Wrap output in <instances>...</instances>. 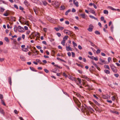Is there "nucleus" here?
<instances>
[{"mask_svg":"<svg viewBox=\"0 0 120 120\" xmlns=\"http://www.w3.org/2000/svg\"><path fill=\"white\" fill-rule=\"evenodd\" d=\"M2 3L6 4V3H5L4 1L0 0V4H1Z\"/></svg>","mask_w":120,"mask_h":120,"instance_id":"37","label":"nucleus"},{"mask_svg":"<svg viewBox=\"0 0 120 120\" xmlns=\"http://www.w3.org/2000/svg\"><path fill=\"white\" fill-rule=\"evenodd\" d=\"M54 66L55 67H56L58 68H62L61 67V68H60V67L57 64H55L54 65Z\"/></svg>","mask_w":120,"mask_h":120,"instance_id":"45","label":"nucleus"},{"mask_svg":"<svg viewBox=\"0 0 120 120\" xmlns=\"http://www.w3.org/2000/svg\"><path fill=\"white\" fill-rule=\"evenodd\" d=\"M101 21H103L104 19V17H103V16H102L101 18Z\"/></svg>","mask_w":120,"mask_h":120,"instance_id":"62","label":"nucleus"},{"mask_svg":"<svg viewBox=\"0 0 120 120\" xmlns=\"http://www.w3.org/2000/svg\"><path fill=\"white\" fill-rule=\"evenodd\" d=\"M68 37L67 36H64V37L63 38V39L64 40H65V41L66 40H67L68 39Z\"/></svg>","mask_w":120,"mask_h":120,"instance_id":"34","label":"nucleus"},{"mask_svg":"<svg viewBox=\"0 0 120 120\" xmlns=\"http://www.w3.org/2000/svg\"><path fill=\"white\" fill-rule=\"evenodd\" d=\"M24 3L26 5H27L28 4V2L26 0L24 1Z\"/></svg>","mask_w":120,"mask_h":120,"instance_id":"43","label":"nucleus"},{"mask_svg":"<svg viewBox=\"0 0 120 120\" xmlns=\"http://www.w3.org/2000/svg\"><path fill=\"white\" fill-rule=\"evenodd\" d=\"M90 12L92 13L93 14H94L95 12V11L93 10L91 8H90Z\"/></svg>","mask_w":120,"mask_h":120,"instance_id":"23","label":"nucleus"},{"mask_svg":"<svg viewBox=\"0 0 120 120\" xmlns=\"http://www.w3.org/2000/svg\"><path fill=\"white\" fill-rule=\"evenodd\" d=\"M93 60H94L96 61H97L98 60V59L97 57H94Z\"/></svg>","mask_w":120,"mask_h":120,"instance_id":"50","label":"nucleus"},{"mask_svg":"<svg viewBox=\"0 0 120 120\" xmlns=\"http://www.w3.org/2000/svg\"><path fill=\"white\" fill-rule=\"evenodd\" d=\"M104 67L106 69H110V68L108 65H105L104 66Z\"/></svg>","mask_w":120,"mask_h":120,"instance_id":"33","label":"nucleus"},{"mask_svg":"<svg viewBox=\"0 0 120 120\" xmlns=\"http://www.w3.org/2000/svg\"><path fill=\"white\" fill-rule=\"evenodd\" d=\"M5 10V9L2 8V7L0 8V11L1 12H3Z\"/></svg>","mask_w":120,"mask_h":120,"instance_id":"41","label":"nucleus"},{"mask_svg":"<svg viewBox=\"0 0 120 120\" xmlns=\"http://www.w3.org/2000/svg\"><path fill=\"white\" fill-rule=\"evenodd\" d=\"M76 11L75 10L74 8H73L72 10V11L73 12H75Z\"/></svg>","mask_w":120,"mask_h":120,"instance_id":"61","label":"nucleus"},{"mask_svg":"<svg viewBox=\"0 0 120 120\" xmlns=\"http://www.w3.org/2000/svg\"><path fill=\"white\" fill-rule=\"evenodd\" d=\"M20 59L22 61H25V59L23 56L21 55L20 57Z\"/></svg>","mask_w":120,"mask_h":120,"instance_id":"10","label":"nucleus"},{"mask_svg":"<svg viewBox=\"0 0 120 120\" xmlns=\"http://www.w3.org/2000/svg\"><path fill=\"white\" fill-rule=\"evenodd\" d=\"M65 40H64L63 39V40L61 41V43L64 46L65 45Z\"/></svg>","mask_w":120,"mask_h":120,"instance_id":"17","label":"nucleus"},{"mask_svg":"<svg viewBox=\"0 0 120 120\" xmlns=\"http://www.w3.org/2000/svg\"><path fill=\"white\" fill-rule=\"evenodd\" d=\"M57 71V68H55L54 69H52V71L53 73H56Z\"/></svg>","mask_w":120,"mask_h":120,"instance_id":"13","label":"nucleus"},{"mask_svg":"<svg viewBox=\"0 0 120 120\" xmlns=\"http://www.w3.org/2000/svg\"><path fill=\"white\" fill-rule=\"evenodd\" d=\"M43 4L45 6H46L47 4V3L45 1H42Z\"/></svg>","mask_w":120,"mask_h":120,"instance_id":"22","label":"nucleus"},{"mask_svg":"<svg viewBox=\"0 0 120 120\" xmlns=\"http://www.w3.org/2000/svg\"><path fill=\"white\" fill-rule=\"evenodd\" d=\"M91 62H92V63L93 65H94L98 70L100 71L101 70L100 68L98 67L96 64L93 61H91Z\"/></svg>","mask_w":120,"mask_h":120,"instance_id":"4","label":"nucleus"},{"mask_svg":"<svg viewBox=\"0 0 120 120\" xmlns=\"http://www.w3.org/2000/svg\"><path fill=\"white\" fill-rule=\"evenodd\" d=\"M56 34L59 37H60L61 36V34L59 33H57Z\"/></svg>","mask_w":120,"mask_h":120,"instance_id":"48","label":"nucleus"},{"mask_svg":"<svg viewBox=\"0 0 120 120\" xmlns=\"http://www.w3.org/2000/svg\"><path fill=\"white\" fill-rule=\"evenodd\" d=\"M83 85H85V87L87 86L88 87V88L89 89H90V88H91L90 86L89 85H88V84H87L86 83H83Z\"/></svg>","mask_w":120,"mask_h":120,"instance_id":"11","label":"nucleus"},{"mask_svg":"<svg viewBox=\"0 0 120 120\" xmlns=\"http://www.w3.org/2000/svg\"><path fill=\"white\" fill-rule=\"evenodd\" d=\"M80 15L81 16L82 18L83 19H85L86 18L85 14H81Z\"/></svg>","mask_w":120,"mask_h":120,"instance_id":"21","label":"nucleus"},{"mask_svg":"<svg viewBox=\"0 0 120 120\" xmlns=\"http://www.w3.org/2000/svg\"><path fill=\"white\" fill-rule=\"evenodd\" d=\"M104 13L105 14H108V11L106 10H104L103 11Z\"/></svg>","mask_w":120,"mask_h":120,"instance_id":"26","label":"nucleus"},{"mask_svg":"<svg viewBox=\"0 0 120 120\" xmlns=\"http://www.w3.org/2000/svg\"><path fill=\"white\" fill-rule=\"evenodd\" d=\"M65 24H69V22L68 21H65Z\"/></svg>","mask_w":120,"mask_h":120,"instance_id":"59","label":"nucleus"},{"mask_svg":"<svg viewBox=\"0 0 120 120\" xmlns=\"http://www.w3.org/2000/svg\"><path fill=\"white\" fill-rule=\"evenodd\" d=\"M44 70L45 71L46 73H47L49 72V71L46 69H45Z\"/></svg>","mask_w":120,"mask_h":120,"instance_id":"46","label":"nucleus"},{"mask_svg":"<svg viewBox=\"0 0 120 120\" xmlns=\"http://www.w3.org/2000/svg\"><path fill=\"white\" fill-rule=\"evenodd\" d=\"M17 29H18V27H17V26L16 25H15L14 28V31L15 32H17Z\"/></svg>","mask_w":120,"mask_h":120,"instance_id":"12","label":"nucleus"},{"mask_svg":"<svg viewBox=\"0 0 120 120\" xmlns=\"http://www.w3.org/2000/svg\"><path fill=\"white\" fill-rule=\"evenodd\" d=\"M113 25H112L110 27V30L112 32L113 31Z\"/></svg>","mask_w":120,"mask_h":120,"instance_id":"28","label":"nucleus"},{"mask_svg":"<svg viewBox=\"0 0 120 120\" xmlns=\"http://www.w3.org/2000/svg\"><path fill=\"white\" fill-rule=\"evenodd\" d=\"M19 9L20 10H22L24 9L21 6H20L19 7Z\"/></svg>","mask_w":120,"mask_h":120,"instance_id":"58","label":"nucleus"},{"mask_svg":"<svg viewBox=\"0 0 120 120\" xmlns=\"http://www.w3.org/2000/svg\"><path fill=\"white\" fill-rule=\"evenodd\" d=\"M93 100L94 103L98 106H100L101 105L99 104L98 102L96 100L93 99Z\"/></svg>","mask_w":120,"mask_h":120,"instance_id":"7","label":"nucleus"},{"mask_svg":"<svg viewBox=\"0 0 120 120\" xmlns=\"http://www.w3.org/2000/svg\"><path fill=\"white\" fill-rule=\"evenodd\" d=\"M47 30V29L46 28H43V30L45 32H46Z\"/></svg>","mask_w":120,"mask_h":120,"instance_id":"63","label":"nucleus"},{"mask_svg":"<svg viewBox=\"0 0 120 120\" xmlns=\"http://www.w3.org/2000/svg\"><path fill=\"white\" fill-rule=\"evenodd\" d=\"M94 28V26L91 24H90L89 26V28L87 29V30L89 32H92Z\"/></svg>","mask_w":120,"mask_h":120,"instance_id":"2","label":"nucleus"},{"mask_svg":"<svg viewBox=\"0 0 120 120\" xmlns=\"http://www.w3.org/2000/svg\"><path fill=\"white\" fill-rule=\"evenodd\" d=\"M102 98L105 99H107L108 98V95L106 96L104 95H103L102 96Z\"/></svg>","mask_w":120,"mask_h":120,"instance_id":"16","label":"nucleus"},{"mask_svg":"<svg viewBox=\"0 0 120 120\" xmlns=\"http://www.w3.org/2000/svg\"><path fill=\"white\" fill-rule=\"evenodd\" d=\"M58 28L59 29V30H62L64 28L63 27H61L60 26H58Z\"/></svg>","mask_w":120,"mask_h":120,"instance_id":"44","label":"nucleus"},{"mask_svg":"<svg viewBox=\"0 0 120 120\" xmlns=\"http://www.w3.org/2000/svg\"><path fill=\"white\" fill-rule=\"evenodd\" d=\"M0 112L3 115H4L5 112L4 110L1 108H0Z\"/></svg>","mask_w":120,"mask_h":120,"instance_id":"8","label":"nucleus"},{"mask_svg":"<svg viewBox=\"0 0 120 120\" xmlns=\"http://www.w3.org/2000/svg\"><path fill=\"white\" fill-rule=\"evenodd\" d=\"M72 54V56L74 57H75V53L73 52H71Z\"/></svg>","mask_w":120,"mask_h":120,"instance_id":"53","label":"nucleus"},{"mask_svg":"<svg viewBox=\"0 0 120 120\" xmlns=\"http://www.w3.org/2000/svg\"><path fill=\"white\" fill-rule=\"evenodd\" d=\"M76 103L77 104L78 106L79 107L81 106V103L79 101H78Z\"/></svg>","mask_w":120,"mask_h":120,"instance_id":"15","label":"nucleus"},{"mask_svg":"<svg viewBox=\"0 0 120 120\" xmlns=\"http://www.w3.org/2000/svg\"><path fill=\"white\" fill-rule=\"evenodd\" d=\"M36 47L38 49H40L41 48V47L40 46H37Z\"/></svg>","mask_w":120,"mask_h":120,"instance_id":"64","label":"nucleus"},{"mask_svg":"<svg viewBox=\"0 0 120 120\" xmlns=\"http://www.w3.org/2000/svg\"><path fill=\"white\" fill-rule=\"evenodd\" d=\"M19 47V45L18 44H14L13 48L14 49H18Z\"/></svg>","mask_w":120,"mask_h":120,"instance_id":"5","label":"nucleus"},{"mask_svg":"<svg viewBox=\"0 0 120 120\" xmlns=\"http://www.w3.org/2000/svg\"><path fill=\"white\" fill-rule=\"evenodd\" d=\"M73 99L74 101L76 102H77L79 100L78 99H77L75 97H73Z\"/></svg>","mask_w":120,"mask_h":120,"instance_id":"29","label":"nucleus"},{"mask_svg":"<svg viewBox=\"0 0 120 120\" xmlns=\"http://www.w3.org/2000/svg\"><path fill=\"white\" fill-rule=\"evenodd\" d=\"M4 40L7 42H9V39L7 37H6L4 38Z\"/></svg>","mask_w":120,"mask_h":120,"instance_id":"32","label":"nucleus"},{"mask_svg":"<svg viewBox=\"0 0 120 120\" xmlns=\"http://www.w3.org/2000/svg\"><path fill=\"white\" fill-rule=\"evenodd\" d=\"M71 11V10L69 9L65 13V15H67L69 12Z\"/></svg>","mask_w":120,"mask_h":120,"instance_id":"25","label":"nucleus"},{"mask_svg":"<svg viewBox=\"0 0 120 120\" xmlns=\"http://www.w3.org/2000/svg\"><path fill=\"white\" fill-rule=\"evenodd\" d=\"M1 102L2 103L3 105H4V106L6 105V104L4 102V101H3V100H1Z\"/></svg>","mask_w":120,"mask_h":120,"instance_id":"38","label":"nucleus"},{"mask_svg":"<svg viewBox=\"0 0 120 120\" xmlns=\"http://www.w3.org/2000/svg\"><path fill=\"white\" fill-rule=\"evenodd\" d=\"M104 72L106 74H109L110 73V71L107 70L105 69L104 70Z\"/></svg>","mask_w":120,"mask_h":120,"instance_id":"14","label":"nucleus"},{"mask_svg":"<svg viewBox=\"0 0 120 120\" xmlns=\"http://www.w3.org/2000/svg\"><path fill=\"white\" fill-rule=\"evenodd\" d=\"M66 49L68 51H69V50L71 51H72V50L71 48L70 47V45H69V46L68 47L66 46Z\"/></svg>","mask_w":120,"mask_h":120,"instance_id":"6","label":"nucleus"},{"mask_svg":"<svg viewBox=\"0 0 120 120\" xmlns=\"http://www.w3.org/2000/svg\"><path fill=\"white\" fill-rule=\"evenodd\" d=\"M60 7L61 8V10H64V9L65 8V7L64 6H60Z\"/></svg>","mask_w":120,"mask_h":120,"instance_id":"36","label":"nucleus"},{"mask_svg":"<svg viewBox=\"0 0 120 120\" xmlns=\"http://www.w3.org/2000/svg\"><path fill=\"white\" fill-rule=\"evenodd\" d=\"M14 7L15 8H16L17 9H18V8L17 6V5L16 4H15L14 5Z\"/></svg>","mask_w":120,"mask_h":120,"instance_id":"57","label":"nucleus"},{"mask_svg":"<svg viewBox=\"0 0 120 120\" xmlns=\"http://www.w3.org/2000/svg\"><path fill=\"white\" fill-rule=\"evenodd\" d=\"M95 34L97 35H100V33L98 31H96L94 32Z\"/></svg>","mask_w":120,"mask_h":120,"instance_id":"27","label":"nucleus"},{"mask_svg":"<svg viewBox=\"0 0 120 120\" xmlns=\"http://www.w3.org/2000/svg\"><path fill=\"white\" fill-rule=\"evenodd\" d=\"M101 51L99 49H98L96 52V53L97 54H99V53Z\"/></svg>","mask_w":120,"mask_h":120,"instance_id":"40","label":"nucleus"},{"mask_svg":"<svg viewBox=\"0 0 120 120\" xmlns=\"http://www.w3.org/2000/svg\"><path fill=\"white\" fill-rule=\"evenodd\" d=\"M72 43L74 46H77V44L75 43L74 41H72Z\"/></svg>","mask_w":120,"mask_h":120,"instance_id":"39","label":"nucleus"},{"mask_svg":"<svg viewBox=\"0 0 120 120\" xmlns=\"http://www.w3.org/2000/svg\"><path fill=\"white\" fill-rule=\"evenodd\" d=\"M8 80L9 83L11 85L12 82L11 77H9L8 78Z\"/></svg>","mask_w":120,"mask_h":120,"instance_id":"9","label":"nucleus"},{"mask_svg":"<svg viewBox=\"0 0 120 120\" xmlns=\"http://www.w3.org/2000/svg\"><path fill=\"white\" fill-rule=\"evenodd\" d=\"M94 56H89V55H88V58H90L92 59H93V58L94 57Z\"/></svg>","mask_w":120,"mask_h":120,"instance_id":"56","label":"nucleus"},{"mask_svg":"<svg viewBox=\"0 0 120 120\" xmlns=\"http://www.w3.org/2000/svg\"><path fill=\"white\" fill-rule=\"evenodd\" d=\"M3 96L2 95L0 94V99L1 100L3 98Z\"/></svg>","mask_w":120,"mask_h":120,"instance_id":"55","label":"nucleus"},{"mask_svg":"<svg viewBox=\"0 0 120 120\" xmlns=\"http://www.w3.org/2000/svg\"><path fill=\"white\" fill-rule=\"evenodd\" d=\"M73 4L75 5L76 7H78L79 6V3L78 1H76V2L74 3Z\"/></svg>","mask_w":120,"mask_h":120,"instance_id":"24","label":"nucleus"},{"mask_svg":"<svg viewBox=\"0 0 120 120\" xmlns=\"http://www.w3.org/2000/svg\"><path fill=\"white\" fill-rule=\"evenodd\" d=\"M67 31H68V32L67 34L68 35H70L71 36V34H72L73 32L68 30H67Z\"/></svg>","mask_w":120,"mask_h":120,"instance_id":"19","label":"nucleus"},{"mask_svg":"<svg viewBox=\"0 0 120 120\" xmlns=\"http://www.w3.org/2000/svg\"><path fill=\"white\" fill-rule=\"evenodd\" d=\"M30 69L32 71H35V72H36L37 71V70H36L33 67H30Z\"/></svg>","mask_w":120,"mask_h":120,"instance_id":"20","label":"nucleus"},{"mask_svg":"<svg viewBox=\"0 0 120 120\" xmlns=\"http://www.w3.org/2000/svg\"><path fill=\"white\" fill-rule=\"evenodd\" d=\"M89 42L90 43L91 45L92 46H94L95 45L91 41H89Z\"/></svg>","mask_w":120,"mask_h":120,"instance_id":"42","label":"nucleus"},{"mask_svg":"<svg viewBox=\"0 0 120 120\" xmlns=\"http://www.w3.org/2000/svg\"><path fill=\"white\" fill-rule=\"evenodd\" d=\"M22 50L24 52H27L28 51V49L27 48H24L22 49Z\"/></svg>","mask_w":120,"mask_h":120,"instance_id":"30","label":"nucleus"},{"mask_svg":"<svg viewBox=\"0 0 120 120\" xmlns=\"http://www.w3.org/2000/svg\"><path fill=\"white\" fill-rule=\"evenodd\" d=\"M13 43L14 44H18V43L17 42L16 40L15 39H13Z\"/></svg>","mask_w":120,"mask_h":120,"instance_id":"31","label":"nucleus"},{"mask_svg":"<svg viewBox=\"0 0 120 120\" xmlns=\"http://www.w3.org/2000/svg\"><path fill=\"white\" fill-rule=\"evenodd\" d=\"M18 31L21 32H23V30L24 29V28L21 27L20 26H19L18 27Z\"/></svg>","mask_w":120,"mask_h":120,"instance_id":"3","label":"nucleus"},{"mask_svg":"<svg viewBox=\"0 0 120 120\" xmlns=\"http://www.w3.org/2000/svg\"><path fill=\"white\" fill-rule=\"evenodd\" d=\"M63 75L65 76V77H67V75L64 72L63 73Z\"/></svg>","mask_w":120,"mask_h":120,"instance_id":"60","label":"nucleus"},{"mask_svg":"<svg viewBox=\"0 0 120 120\" xmlns=\"http://www.w3.org/2000/svg\"><path fill=\"white\" fill-rule=\"evenodd\" d=\"M54 29L56 30L57 31H59V28H56V27H55L54 28Z\"/></svg>","mask_w":120,"mask_h":120,"instance_id":"51","label":"nucleus"},{"mask_svg":"<svg viewBox=\"0 0 120 120\" xmlns=\"http://www.w3.org/2000/svg\"><path fill=\"white\" fill-rule=\"evenodd\" d=\"M78 48L80 50H81L82 49V48L80 45H79L78 46Z\"/></svg>","mask_w":120,"mask_h":120,"instance_id":"52","label":"nucleus"},{"mask_svg":"<svg viewBox=\"0 0 120 120\" xmlns=\"http://www.w3.org/2000/svg\"><path fill=\"white\" fill-rule=\"evenodd\" d=\"M114 76L116 77L117 78L119 76V75L118 74H114Z\"/></svg>","mask_w":120,"mask_h":120,"instance_id":"49","label":"nucleus"},{"mask_svg":"<svg viewBox=\"0 0 120 120\" xmlns=\"http://www.w3.org/2000/svg\"><path fill=\"white\" fill-rule=\"evenodd\" d=\"M111 68L113 71L115 73H117V70L116 68L113 64H112L110 65Z\"/></svg>","mask_w":120,"mask_h":120,"instance_id":"1","label":"nucleus"},{"mask_svg":"<svg viewBox=\"0 0 120 120\" xmlns=\"http://www.w3.org/2000/svg\"><path fill=\"white\" fill-rule=\"evenodd\" d=\"M99 60L101 62L103 63L104 64H106V62L105 60H102L101 58H100L99 59Z\"/></svg>","mask_w":120,"mask_h":120,"instance_id":"18","label":"nucleus"},{"mask_svg":"<svg viewBox=\"0 0 120 120\" xmlns=\"http://www.w3.org/2000/svg\"><path fill=\"white\" fill-rule=\"evenodd\" d=\"M67 30H64V32L65 33H66V34H68V31H67Z\"/></svg>","mask_w":120,"mask_h":120,"instance_id":"54","label":"nucleus"},{"mask_svg":"<svg viewBox=\"0 0 120 120\" xmlns=\"http://www.w3.org/2000/svg\"><path fill=\"white\" fill-rule=\"evenodd\" d=\"M87 108L89 110H90L91 111H94V110L93 109H92L90 107H87Z\"/></svg>","mask_w":120,"mask_h":120,"instance_id":"35","label":"nucleus"},{"mask_svg":"<svg viewBox=\"0 0 120 120\" xmlns=\"http://www.w3.org/2000/svg\"><path fill=\"white\" fill-rule=\"evenodd\" d=\"M36 61L37 62H38L40 64H41V61H40L39 60V59H36Z\"/></svg>","mask_w":120,"mask_h":120,"instance_id":"47","label":"nucleus"}]
</instances>
